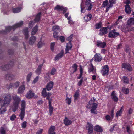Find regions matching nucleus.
I'll return each mask as SVG.
<instances>
[{
  "instance_id": "nucleus-31",
  "label": "nucleus",
  "mask_w": 134,
  "mask_h": 134,
  "mask_svg": "<svg viewBox=\"0 0 134 134\" xmlns=\"http://www.w3.org/2000/svg\"><path fill=\"white\" fill-rule=\"evenodd\" d=\"M127 24L128 25H134V18H131L129 19L127 22Z\"/></svg>"
},
{
  "instance_id": "nucleus-15",
  "label": "nucleus",
  "mask_w": 134,
  "mask_h": 134,
  "mask_svg": "<svg viewBox=\"0 0 134 134\" xmlns=\"http://www.w3.org/2000/svg\"><path fill=\"white\" fill-rule=\"evenodd\" d=\"M108 28L103 27L101 28L100 30V32L99 34L100 36L106 34L107 32Z\"/></svg>"
},
{
  "instance_id": "nucleus-41",
  "label": "nucleus",
  "mask_w": 134,
  "mask_h": 134,
  "mask_svg": "<svg viewBox=\"0 0 134 134\" xmlns=\"http://www.w3.org/2000/svg\"><path fill=\"white\" fill-rule=\"evenodd\" d=\"M95 130L97 131L101 132L102 131V129L99 125H96L94 127Z\"/></svg>"
},
{
  "instance_id": "nucleus-22",
  "label": "nucleus",
  "mask_w": 134,
  "mask_h": 134,
  "mask_svg": "<svg viewBox=\"0 0 134 134\" xmlns=\"http://www.w3.org/2000/svg\"><path fill=\"white\" fill-rule=\"evenodd\" d=\"M95 60L97 62L100 61L102 59V57L99 54L97 53L94 56Z\"/></svg>"
},
{
  "instance_id": "nucleus-43",
  "label": "nucleus",
  "mask_w": 134,
  "mask_h": 134,
  "mask_svg": "<svg viewBox=\"0 0 134 134\" xmlns=\"http://www.w3.org/2000/svg\"><path fill=\"white\" fill-rule=\"evenodd\" d=\"M21 112L19 115V116L20 117L21 119L23 120L25 116V110H21Z\"/></svg>"
},
{
  "instance_id": "nucleus-42",
  "label": "nucleus",
  "mask_w": 134,
  "mask_h": 134,
  "mask_svg": "<svg viewBox=\"0 0 134 134\" xmlns=\"http://www.w3.org/2000/svg\"><path fill=\"white\" fill-rule=\"evenodd\" d=\"M41 13H39L36 15L35 18V21L36 22H38L40 19Z\"/></svg>"
},
{
  "instance_id": "nucleus-6",
  "label": "nucleus",
  "mask_w": 134,
  "mask_h": 134,
  "mask_svg": "<svg viewBox=\"0 0 134 134\" xmlns=\"http://www.w3.org/2000/svg\"><path fill=\"white\" fill-rule=\"evenodd\" d=\"M109 71V68L108 66L107 65L104 66L102 68L101 70L102 75H104L108 74Z\"/></svg>"
},
{
  "instance_id": "nucleus-40",
  "label": "nucleus",
  "mask_w": 134,
  "mask_h": 134,
  "mask_svg": "<svg viewBox=\"0 0 134 134\" xmlns=\"http://www.w3.org/2000/svg\"><path fill=\"white\" fill-rule=\"evenodd\" d=\"M44 43L43 41H42L41 39L38 43L37 46L38 48H41L44 45Z\"/></svg>"
},
{
  "instance_id": "nucleus-21",
  "label": "nucleus",
  "mask_w": 134,
  "mask_h": 134,
  "mask_svg": "<svg viewBox=\"0 0 134 134\" xmlns=\"http://www.w3.org/2000/svg\"><path fill=\"white\" fill-rule=\"evenodd\" d=\"M23 34L25 36V38L27 39L29 37L28 28L27 27L25 28L23 30Z\"/></svg>"
},
{
  "instance_id": "nucleus-23",
  "label": "nucleus",
  "mask_w": 134,
  "mask_h": 134,
  "mask_svg": "<svg viewBox=\"0 0 134 134\" xmlns=\"http://www.w3.org/2000/svg\"><path fill=\"white\" fill-rule=\"evenodd\" d=\"M55 127L54 126H52L49 129L48 133L49 134H55L54 131Z\"/></svg>"
},
{
  "instance_id": "nucleus-48",
  "label": "nucleus",
  "mask_w": 134,
  "mask_h": 134,
  "mask_svg": "<svg viewBox=\"0 0 134 134\" xmlns=\"http://www.w3.org/2000/svg\"><path fill=\"white\" fill-rule=\"evenodd\" d=\"M71 97L70 98H69L67 97V95H66V98L65 100L66 103L70 105L71 102Z\"/></svg>"
},
{
  "instance_id": "nucleus-25",
  "label": "nucleus",
  "mask_w": 134,
  "mask_h": 134,
  "mask_svg": "<svg viewBox=\"0 0 134 134\" xmlns=\"http://www.w3.org/2000/svg\"><path fill=\"white\" fill-rule=\"evenodd\" d=\"M72 47V44L70 42L67 43L65 49L66 53H68V51L71 49Z\"/></svg>"
},
{
  "instance_id": "nucleus-13",
  "label": "nucleus",
  "mask_w": 134,
  "mask_h": 134,
  "mask_svg": "<svg viewBox=\"0 0 134 134\" xmlns=\"http://www.w3.org/2000/svg\"><path fill=\"white\" fill-rule=\"evenodd\" d=\"M93 126L91 124L88 123L87 125L86 129L88 130V132L90 134L92 133L93 131Z\"/></svg>"
},
{
  "instance_id": "nucleus-35",
  "label": "nucleus",
  "mask_w": 134,
  "mask_h": 134,
  "mask_svg": "<svg viewBox=\"0 0 134 134\" xmlns=\"http://www.w3.org/2000/svg\"><path fill=\"white\" fill-rule=\"evenodd\" d=\"M63 51H62L55 58V60H57L59 59L60 58H61L63 55Z\"/></svg>"
},
{
  "instance_id": "nucleus-32",
  "label": "nucleus",
  "mask_w": 134,
  "mask_h": 134,
  "mask_svg": "<svg viewBox=\"0 0 134 134\" xmlns=\"http://www.w3.org/2000/svg\"><path fill=\"white\" fill-rule=\"evenodd\" d=\"M43 65V64H40L39 65L36 71V72L38 75H39L41 72V69L42 67V66Z\"/></svg>"
},
{
  "instance_id": "nucleus-63",
  "label": "nucleus",
  "mask_w": 134,
  "mask_h": 134,
  "mask_svg": "<svg viewBox=\"0 0 134 134\" xmlns=\"http://www.w3.org/2000/svg\"><path fill=\"white\" fill-rule=\"evenodd\" d=\"M16 118V116L15 114H13L10 117V119L12 121L14 120Z\"/></svg>"
},
{
  "instance_id": "nucleus-12",
  "label": "nucleus",
  "mask_w": 134,
  "mask_h": 134,
  "mask_svg": "<svg viewBox=\"0 0 134 134\" xmlns=\"http://www.w3.org/2000/svg\"><path fill=\"white\" fill-rule=\"evenodd\" d=\"M96 44L98 47L103 48L105 47L106 44L105 42H102L98 40L97 41Z\"/></svg>"
},
{
  "instance_id": "nucleus-53",
  "label": "nucleus",
  "mask_w": 134,
  "mask_h": 134,
  "mask_svg": "<svg viewBox=\"0 0 134 134\" xmlns=\"http://www.w3.org/2000/svg\"><path fill=\"white\" fill-rule=\"evenodd\" d=\"M70 16H69L67 18V19L68 20V23L70 24H74V22L71 19Z\"/></svg>"
},
{
  "instance_id": "nucleus-14",
  "label": "nucleus",
  "mask_w": 134,
  "mask_h": 134,
  "mask_svg": "<svg viewBox=\"0 0 134 134\" xmlns=\"http://www.w3.org/2000/svg\"><path fill=\"white\" fill-rule=\"evenodd\" d=\"M122 68L125 69L129 71H131L132 70V67L128 63H123L122 65Z\"/></svg>"
},
{
  "instance_id": "nucleus-4",
  "label": "nucleus",
  "mask_w": 134,
  "mask_h": 134,
  "mask_svg": "<svg viewBox=\"0 0 134 134\" xmlns=\"http://www.w3.org/2000/svg\"><path fill=\"white\" fill-rule=\"evenodd\" d=\"M115 0H109V2L108 0H106L103 2L102 5V7H107L106 12H107L110 9L112 8L113 5L115 3Z\"/></svg>"
},
{
  "instance_id": "nucleus-39",
  "label": "nucleus",
  "mask_w": 134,
  "mask_h": 134,
  "mask_svg": "<svg viewBox=\"0 0 134 134\" xmlns=\"http://www.w3.org/2000/svg\"><path fill=\"white\" fill-rule=\"evenodd\" d=\"M122 80L124 84H128L129 83V79L126 77H123L122 79Z\"/></svg>"
},
{
  "instance_id": "nucleus-17",
  "label": "nucleus",
  "mask_w": 134,
  "mask_h": 134,
  "mask_svg": "<svg viewBox=\"0 0 134 134\" xmlns=\"http://www.w3.org/2000/svg\"><path fill=\"white\" fill-rule=\"evenodd\" d=\"M15 75L10 73H8L6 75V78L9 80H11L14 78Z\"/></svg>"
},
{
  "instance_id": "nucleus-46",
  "label": "nucleus",
  "mask_w": 134,
  "mask_h": 134,
  "mask_svg": "<svg viewBox=\"0 0 134 134\" xmlns=\"http://www.w3.org/2000/svg\"><path fill=\"white\" fill-rule=\"evenodd\" d=\"M122 90L123 92L125 94H127L129 92V90L128 88H126L123 87L122 88Z\"/></svg>"
},
{
  "instance_id": "nucleus-34",
  "label": "nucleus",
  "mask_w": 134,
  "mask_h": 134,
  "mask_svg": "<svg viewBox=\"0 0 134 134\" xmlns=\"http://www.w3.org/2000/svg\"><path fill=\"white\" fill-rule=\"evenodd\" d=\"M38 26L36 25L32 29L31 34L32 35H34L38 31Z\"/></svg>"
},
{
  "instance_id": "nucleus-33",
  "label": "nucleus",
  "mask_w": 134,
  "mask_h": 134,
  "mask_svg": "<svg viewBox=\"0 0 134 134\" xmlns=\"http://www.w3.org/2000/svg\"><path fill=\"white\" fill-rule=\"evenodd\" d=\"M12 66L9 64H6L3 65L2 66V69L3 70H6L9 69Z\"/></svg>"
},
{
  "instance_id": "nucleus-27",
  "label": "nucleus",
  "mask_w": 134,
  "mask_h": 134,
  "mask_svg": "<svg viewBox=\"0 0 134 134\" xmlns=\"http://www.w3.org/2000/svg\"><path fill=\"white\" fill-rule=\"evenodd\" d=\"M22 6L16 8H13L12 9V12L14 13H18L20 12L22 9Z\"/></svg>"
},
{
  "instance_id": "nucleus-1",
  "label": "nucleus",
  "mask_w": 134,
  "mask_h": 134,
  "mask_svg": "<svg viewBox=\"0 0 134 134\" xmlns=\"http://www.w3.org/2000/svg\"><path fill=\"white\" fill-rule=\"evenodd\" d=\"M11 100V96L9 93L4 94L0 97V105L2 106L0 108V114H4L6 111V107L10 104Z\"/></svg>"
},
{
  "instance_id": "nucleus-18",
  "label": "nucleus",
  "mask_w": 134,
  "mask_h": 134,
  "mask_svg": "<svg viewBox=\"0 0 134 134\" xmlns=\"http://www.w3.org/2000/svg\"><path fill=\"white\" fill-rule=\"evenodd\" d=\"M92 15L91 14H88L85 15L84 17V20L85 22H87L91 19Z\"/></svg>"
},
{
  "instance_id": "nucleus-58",
  "label": "nucleus",
  "mask_w": 134,
  "mask_h": 134,
  "mask_svg": "<svg viewBox=\"0 0 134 134\" xmlns=\"http://www.w3.org/2000/svg\"><path fill=\"white\" fill-rule=\"evenodd\" d=\"M55 45V42L52 43L51 44V49L53 51L54 49V46Z\"/></svg>"
},
{
  "instance_id": "nucleus-19",
  "label": "nucleus",
  "mask_w": 134,
  "mask_h": 134,
  "mask_svg": "<svg viewBox=\"0 0 134 134\" xmlns=\"http://www.w3.org/2000/svg\"><path fill=\"white\" fill-rule=\"evenodd\" d=\"M53 82L52 81H50L47 85L46 88L48 91H49L53 88Z\"/></svg>"
},
{
  "instance_id": "nucleus-37",
  "label": "nucleus",
  "mask_w": 134,
  "mask_h": 134,
  "mask_svg": "<svg viewBox=\"0 0 134 134\" xmlns=\"http://www.w3.org/2000/svg\"><path fill=\"white\" fill-rule=\"evenodd\" d=\"M79 91H77L75 93L74 96V101L75 102L77 100L79 96Z\"/></svg>"
},
{
  "instance_id": "nucleus-2",
  "label": "nucleus",
  "mask_w": 134,
  "mask_h": 134,
  "mask_svg": "<svg viewBox=\"0 0 134 134\" xmlns=\"http://www.w3.org/2000/svg\"><path fill=\"white\" fill-rule=\"evenodd\" d=\"M12 98L13 105L11 108L12 111L14 112L17 110L21 99L20 97L15 94L12 96Z\"/></svg>"
},
{
  "instance_id": "nucleus-5",
  "label": "nucleus",
  "mask_w": 134,
  "mask_h": 134,
  "mask_svg": "<svg viewBox=\"0 0 134 134\" xmlns=\"http://www.w3.org/2000/svg\"><path fill=\"white\" fill-rule=\"evenodd\" d=\"M23 24V22L21 21L16 23L12 26H10L6 27V30L7 32H9L11 30L14 31L16 28L21 26Z\"/></svg>"
},
{
  "instance_id": "nucleus-60",
  "label": "nucleus",
  "mask_w": 134,
  "mask_h": 134,
  "mask_svg": "<svg viewBox=\"0 0 134 134\" xmlns=\"http://www.w3.org/2000/svg\"><path fill=\"white\" fill-rule=\"evenodd\" d=\"M101 23H99L96 24V29H99L101 27Z\"/></svg>"
},
{
  "instance_id": "nucleus-24",
  "label": "nucleus",
  "mask_w": 134,
  "mask_h": 134,
  "mask_svg": "<svg viewBox=\"0 0 134 134\" xmlns=\"http://www.w3.org/2000/svg\"><path fill=\"white\" fill-rule=\"evenodd\" d=\"M72 123L71 121L67 117H65L64 120V123L66 126L70 125Z\"/></svg>"
},
{
  "instance_id": "nucleus-49",
  "label": "nucleus",
  "mask_w": 134,
  "mask_h": 134,
  "mask_svg": "<svg viewBox=\"0 0 134 134\" xmlns=\"http://www.w3.org/2000/svg\"><path fill=\"white\" fill-rule=\"evenodd\" d=\"M60 29V27L57 25H55L53 26V30L54 32H55L58 30Z\"/></svg>"
},
{
  "instance_id": "nucleus-38",
  "label": "nucleus",
  "mask_w": 134,
  "mask_h": 134,
  "mask_svg": "<svg viewBox=\"0 0 134 134\" xmlns=\"http://www.w3.org/2000/svg\"><path fill=\"white\" fill-rule=\"evenodd\" d=\"M49 113L51 115L52 114L53 111V107L51 105V102L49 101Z\"/></svg>"
},
{
  "instance_id": "nucleus-59",
  "label": "nucleus",
  "mask_w": 134,
  "mask_h": 134,
  "mask_svg": "<svg viewBox=\"0 0 134 134\" xmlns=\"http://www.w3.org/2000/svg\"><path fill=\"white\" fill-rule=\"evenodd\" d=\"M27 122L25 121L23 122L22 124V127L23 128L26 127V126Z\"/></svg>"
},
{
  "instance_id": "nucleus-51",
  "label": "nucleus",
  "mask_w": 134,
  "mask_h": 134,
  "mask_svg": "<svg viewBox=\"0 0 134 134\" xmlns=\"http://www.w3.org/2000/svg\"><path fill=\"white\" fill-rule=\"evenodd\" d=\"M6 130L3 127H1L0 129V133L1 134H5Z\"/></svg>"
},
{
  "instance_id": "nucleus-64",
  "label": "nucleus",
  "mask_w": 134,
  "mask_h": 134,
  "mask_svg": "<svg viewBox=\"0 0 134 134\" xmlns=\"http://www.w3.org/2000/svg\"><path fill=\"white\" fill-rule=\"evenodd\" d=\"M59 40H60L62 42H63L64 41L65 38L64 36H61L59 38Z\"/></svg>"
},
{
  "instance_id": "nucleus-20",
  "label": "nucleus",
  "mask_w": 134,
  "mask_h": 134,
  "mask_svg": "<svg viewBox=\"0 0 134 134\" xmlns=\"http://www.w3.org/2000/svg\"><path fill=\"white\" fill-rule=\"evenodd\" d=\"M19 82H16L15 83H11L10 84L9 87H8V88H10L13 87L14 88H17L18 86L19 85Z\"/></svg>"
},
{
  "instance_id": "nucleus-11",
  "label": "nucleus",
  "mask_w": 134,
  "mask_h": 134,
  "mask_svg": "<svg viewBox=\"0 0 134 134\" xmlns=\"http://www.w3.org/2000/svg\"><path fill=\"white\" fill-rule=\"evenodd\" d=\"M34 96V92L31 90H30L26 94V98L29 99L32 98Z\"/></svg>"
},
{
  "instance_id": "nucleus-45",
  "label": "nucleus",
  "mask_w": 134,
  "mask_h": 134,
  "mask_svg": "<svg viewBox=\"0 0 134 134\" xmlns=\"http://www.w3.org/2000/svg\"><path fill=\"white\" fill-rule=\"evenodd\" d=\"M83 1H82V3L81 5V12L82 13H84L86 10H87L86 8H85V7H83Z\"/></svg>"
},
{
  "instance_id": "nucleus-52",
  "label": "nucleus",
  "mask_w": 134,
  "mask_h": 134,
  "mask_svg": "<svg viewBox=\"0 0 134 134\" xmlns=\"http://www.w3.org/2000/svg\"><path fill=\"white\" fill-rule=\"evenodd\" d=\"M113 117L107 115L105 116V118L108 121H110L112 119Z\"/></svg>"
},
{
  "instance_id": "nucleus-36",
  "label": "nucleus",
  "mask_w": 134,
  "mask_h": 134,
  "mask_svg": "<svg viewBox=\"0 0 134 134\" xmlns=\"http://www.w3.org/2000/svg\"><path fill=\"white\" fill-rule=\"evenodd\" d=\"M123 107L122 106L120 110L117 111L116 116L117 117L120 116L122 114L123 111Z\"/></svg>"
},
{
  "instance_id": "nucleus-62",
  "label": "nucleus",
  "mask_w": 134,
  "mask_h": 134,
  "mask_svg": "<svg viewBox=\"0 0 134 134\" xmlns=\"http://www.w3.org/2000/svg\"><path fill=\"white\" fill-rule=\"evenodd\" d=\"M34 24V23L32 21H31L29 24V27L30 28H31Z\"/></svg>"
},
{
  "instance_id": "nucleus-3",
  "label": "nucleus",
  "mask_w": 134,
  "mask_h": 134,
  "mask_svg": "<svg viewBox=\"0 0 134 134\" xmlns=\"http://www.w3.org/2000/svg\"><path fill=\"white\" fill-rule=\"evenodd\" d=\"M95 99L93 98H92L89 102L87 105L88 108H91V112L92 113L97 114L96 109L97 107V104L95 102Z\"/></svg>"
},
{
  "instance_id": "nucleus-8",
  "label": "nucleus",
  "mask_w": 134,
  "mask_h": 134,
  "mask_svg": "<svg viewBox=\"0 0 134 134\" xmlns=\"http://www.w3.org/2000/svg\"><path fill=\"white\" fill-rule=\"evenodd\" d=\"M87 10H90L92 8V5L90 0H86L85 2V6Z\"/></svg>"
},
{
  "instance_id": "nucleus-44",
  "label": "nucleus",
  "mask_w": 134,
  "mask_h": 134,
  "mask_svg": "<svg viewBox=\"0 0 134 134\" xmlns=\"http://www.w3.org/2000/svg\"><path fill=\"white\" fill-rule=\"evenodd\" d=\"M21 109L25 110V102L24 100H22L21 102Z\"/></svg>"
},
{
  "instance_id": "nucleus-57",
  "label": "nucleus",
  "mask_w": 134,
  "mask_h": 134,
  "mask_svg": "<svg viewBox=\"0 0 134 134\" xmlns=\"http://www.w3.org/2000/svg\"><path fill=\"white\" fill-rule=\"evenodd\" d=\"M51 95V94L50 93H48L47 94L46 97H47L46 98L47 99L49 100V101H51V100L49 99Z\"/></svg>"
},
{
  "instance_id": "nucleus-26",
  "label": "nucleus",
  "mask_w": 134,
  "mask_h": 134,
  "mask_svg": "<svg viewBox=\"0 0 134 134\" xmlns=\"http://www.w3.org/2000/svg\"><path fill=\"white\" fill-rule=\"evenodd\" d=\"M112 98L113 100L115 102H117L118 100V99L117 97L116 94L115 93L114 91L112 92Z\"/></svg>"
},
{
  "instance_id": "nucleus-55",
  "label": "nucleus",
  "mask_w": 134,
  "mask_h": 134,
  "mask_svg": "<svg viewBox=\"0 0 134 134\" xmlns=\"http://www.w3.org/2000/svg\"><path fill=\"white\" fill-rule=\"evenodd\" d=\"M56 72V70L55 68H53L51 71V74L52 75H54Z\"/></svg>"
},
{
  "instance_id": "nucleus-50",
  "label": "nucleus",
  "mask_w": 134,
  "mask_h": 134,
  "mask_svg": "<svg viewBox=\"0 0 134 134\" xmlns=\"http://www.w3.org/2000/svg\"><path fill=\"white\" fill-rule=\"evenodd\" d=\"M46 88H44L42 91V94L43 96L45 97H46L47 93L46 92Z\"/></svg>"
},
{
  "instance_id": "nucleus-47",
  "label": "nucleus",
  "mask_w": 134,
  "mask_h": 134,
  "mask_svg": "<svg viewBox=\"0 0 134 134\" xmlns=\"http://www.w3.org/2000/svg\"><path fill=\"white\" fill-rule=\"evenodd\" d=\"M32 75V73L31 72H30L27 75L26 77V80L27 82H29L30 79Z\"/></svg>"
},
{
  "instance_id": "nucleus-56",
  "label": "nucleus",
  "mask_w": 134,
  "mask_h": 134,
  "mask_svg": "<svg viewBox=\"0 0 134 134\" xmlns=\"http://www.w3.org/2000/svg\"><path fill=\"white\" fill-rule=\"evenodd\" d=\"M53 36L54 38L57 39V40H59V38L57 33L54 32L53 33Z\"/></svg>"
},
{
  "instance_id": "nucleus-28",
  "label": "nucleus",
  "mask_w": 134,
  "mask_h": 134,
  "mask_svg": "<svg viewBox=\"0 0 134 134\" xmlns=\"http://www.w3.org/2000/svg\"><path fill=\"white\" fill-rule=\"evenodd\" d=\"M25 89V86L22 85L20 86L18 90V92L19 93H22L24 91Z\"/></svg>"
},
{
  "instance_id": "nucleus-54",
  "label": "nucleus",
  "mask_w": 134,
  "mask_h": 134,
  "mask_svg": "<svg viewBox=\"0 0 134 134\" xmlns=\"http://www.w3.org/2000/svg\"><path fill=\"white\" fill-rule=\"evenodd\" d=\"M72 68H73V73H74V72H75L76 70H77V65L75 64H74L73 66H72Z\"/></svg>"
},
{
  "instance_id": "nucleus-30",
  "label": "nucleus",
  "mask_w": 134,
  "mask_h": 134,
  "mask_svg": "<svg viewBox=\"0 0 134 134\" xmlns=\"http://www.w3.org/2000/svg\"><path fill=\"white\" fill-rule=\"evenodd\" d=\"M125 10L126 13L128 14L130 13L131 11V8L129 5H125Z\"/></svg>"
},
{
  "instance_id": "nucleus-10",
  "label": "nucleus",
  "mask_w": 134,
  "mask_h": 134,
  "mask_svg": "<svg viewBox=\"0 0 134 134\" xmlns=\"http://www.w3.org/2000/svg\"><path fill=\"white\" fill-rule=\"evenodd\" d=\"M119 35V33L116 32L115 30L111 31L109 34V37L114 38L117 36Z\"/></svg>"
},
{
  "instance_id": "nucleus-29",
  "label": "nucleus",
  "mask_w": 134,
  "mask_h": 134,
  "mask_svg": "<svg viewBox=\"0 0 134 134\" xmlns=\"http://www.w3.org/2000/svg\"><path fill=\"white\" fill-rule=\"evenodd\" d=\"M96 71V69L93 67L92 64L91 63L88 68V72H92L93 73L94 72H95Z\"/></svg>"
},
{
  "instance_id": "nucleus-9",
  "label": "nucleus",
  "mask_w": 134,
  "mask_h": 134,
  "mask_svg": "<svg viewBox=\"0 0 134 134\" xmlns=\"http://www.w3.org/2000/svg\"><path fill=\"white\" fill-rule=\"evenodd\" d=\"M54 9L58 11H63V13H65L66 12L67 8L66 7H64L62 6L57 5L55 8Z\"/></svg>"
},
{
  "instance_id": "nucleus-61",
  "label": "nucleus",
  "mask_w": 134,
  "mask_h": 134,
  "mask_svg": "<svg viewBox=\"0 0 134 134\" xmlns=\"http://www.w3.org/2000/svg\"><path fill=\"white\" fill-rule=\"evenodd\" d=\"M39 79V77L38 76H37L34 79V80L33 83H36L38 80Z\"/></svg>"
},
{
  "instance_id": "nucleus-16",
  "label": "nucleus",
  "mask_w": 134,
  "mask_h": 134,
  "mask_svg": "<svg viewBox=\"0 0 134 134\" xmlns=\"http://www.w3.org/2000/svg\"><path fill=\"white\" fill-rule=\"evenodd\" d=\"M36 40V37L35 36H31L30 38L29 41V42L30 44H33Z\"/></svg>"
},
{
  "instance_id": "nucleus-7",
  "label": "nucleus",
  "mask_w": 134,
  "mask_h": 134,
  "mask_svg": "<svg viewBox=\"0 0 134 134\" xmlns=\"http://www.w3.org/2000/svg\"><path fill=\"white\" fill-rule=\"evenodd\" d=\"M128 25H125L124 27L121 29L122 31L123 32H130L134 30V28L128 26Z\"/></svg>"
}]
</instances>
